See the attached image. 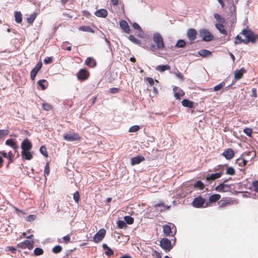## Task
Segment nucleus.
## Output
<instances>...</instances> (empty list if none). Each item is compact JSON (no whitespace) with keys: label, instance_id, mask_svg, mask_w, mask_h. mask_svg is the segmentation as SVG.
<instances>
[{"label":"nucleus","instance_id":"obj_23","mask_svg":"<svg viewBox=\"0 0 258 258\" xmlns=\"http://www.w3.org/2000/svg\"><path fill=\"white\" fill-rule=\"evenodd\" d=\"M21 155L23 159L25 160H31L32 158V155L30 152V150L28 151H22Z\"/></svg>","mask_w":258,"mask_h":258},{"label":"nucleus","instance_id":"obj_17","mask_svg":"<svg viewBox=\"0 0 258 258\" xmlns=\"http://www.w3.org/2000/svg\"><path fill=\"white\" fill-rule=\"evenodd\" d=\"M222 155L227 160L232 159L234 155L233 151L231 148L226 149Z\"/></svg>","mask_w":258,"mask_h":258},{"label":"nucleus","instance_id":"obj_4","mask_svg":"<svg viewBox=\"0 0 258 258\" xmlns=\"http://www.w3.org/2000/svg\"><path fill=\"white\" fill-rule=\"evenodd\" d=\"M199 35L200 37L202 38L203 40L206 42L212 41L213 38V35L206 29H202L199 31Z\"/></svg>","mask_w":258,"mask_h":258},{"label":"nucleus","instance_id":"obj_45","mask_svg":"<svg viewBox=\"0 0 258 258\" xmlns=\"http://www.w3.org/2000/svg\"><path fill=\"white\" fill-rule=\"evenodd\" d=\"M235 170L232 167H228L226 171V174L230 175L235 174Z\"/></svg>","mask_w":258,"mask_h":258},{"label":"nucleus","instance_id":"obj_30","mask_svg":"<svg viewBox=\"0 0 258 258\" xmlns=\"http://www.w3.org/2000/svg\"><path fill=\"white\" fill-rule=\"evenodd\" d=\"M225 187L229 188V186L227 184H225L224 183H221L219 185L215 187V189L217 191H218L219 192H224L226 191L225 189Z\"/></svg>","mask_w":258,"mask_h":258},{"label":"nucleus","instance_id":"obj_62","mask_svg":"<svg viewBox=\"0 0 258 258\" xmlns=\"http://www.w3.org/2000/svg\"><path fill=\"white\" fill-rule=\"evenodd\" d=\"M28 221H33L35 219V216L34 215H30L27 217Z\"/></svg>","mask_w":258,"mask_h":258},{"label":"nucleus","instance_id":"obj_56","mask_svg":"<svg viewBox=\"0 0 258 258\" xmlns=\"http://www.w3.org/2000/svg\"><path fill=\"white\" fill-rule=\"evenodd\" d=\"M252 185L254 188V191H258V180H255L252 182Z\"/></svg>","mask_w":258,"mask_h":258},{"label":"nucleus","instance_id":"obj_32","mask_svg":"<svg viewBox=\"0 0 258 258\" xmlns=\"http://www.w3.org/2000/svg\"><path fill=\"white\" fill-rule=\"evenodd\" d=\"M15 21L17 23H21L22 21V14L20 12H15Z\"/></svg>","mask_w":258,"mask_h":258},{"label":"nucleus","instance_id":"obj_29","mask_svg":"<svg viewBox=\"0 0 258 258\" xmlns=\"http://www.w3.org/2000/svg\"><path fill=\"white\" fill-rule=\"evenodd\" d=\"M182 105L184 107L192 108L194 106L193 102L189 101L186 99H183L181 102Z\"/></svg>","mask_w":258,"mask_h":258},{"label":"nucleus","instance_id":"obj_59","mask_svg":"<svg viewBox=\"0 0 258 258\" xmlns=\"http://www.w3.org/2000/svg\"><path fill=\"white\" fill-rule=\"evenodd\" d=\"M52 59L51 57H47L44 59L43 61L45 64H49L52 61Z\"/></svg>","mask_w":258,"mask_h":258},{"label":"nucleus","instance_id":"obj_31","mask_svg":"<svg viewBox=\"0 0 258 258\" xmlns=\"http://www.w3.org/2000/svg\"><path fill=\"white\" fill-rule=\"evenodd\" d=\"M221 198L219 194H213L209 197V200L210 203H214L218 201Z\"/></svg>","mask_w":258,"mask_h":258},{"label":"nucleus","instance_id":"obj_16","mask_svg":"<svg viewBox=\"0 0 258 258\" xmlns=\"http://www.w3.org/2000/svg\"><path fill=\"white\" fill-rule=\"evenodd\" d=\"M246 72L244 68H241L240 70H236L234 72V78L236 80L242 78L243 74Z\"/></svg>","mask_w":258,"mask_h":258},{"label":"nucleus","instance_id":"obj_44","mask_svg":"<svg viewBox=\"0 0 258 258\" xmlns=\"http://www.w3.org/2000/svg\"><path fill=\"white\" fill-rule=\"evenodd\" d=\"M9 133V131L7 130H0V139L4 138Z\"/></svg>","mask_w":258,"mask_h":258},{"label":"nucleus","instance_id":"obj_46","mask_svg":"<svg viewBox=\"0 0 258 258\" xmlns=\"http://www.w3.org/2000/svg\"><path fill=\"white\" fill-rule=\"evenodd\" d=\"M62 250V247L59 245L55 246L52 249V251L54 253H58Z\"/></svg>","mask_w":258,"mask_h":258},{"label":"nucleus","instance_id":"obj_18","mask_svg":"<svg viewBox=\"0 0 258 258\" xmlns=\"http://www.w3.org/2000/svg\"><path fill=\"white\" fill-rule=\"evenodd\" d=\"M144 160H145V158L142 156H137L133 157L131 159V165H135L138 164Z\"/></svg>","mask_w":258,"mask_h":258},{"label":"nucleus","instance_id":"obj_3","mask_svg":"<svg viewBox=\"0 0 258 258\" xmlns=\"http://www.w3.org/2000/svg\"><path fill=\"white\" fill-rule=\"evenodd\" d=\"M163 231L166 236H173L176 231V227L173 224L169 223L163 226Z\"/></svg>","mask_w":258,"mask_h":258},{"label":"nucleus","instance_id":"obj_15","mask_svg":"<svg viewBox=\"0 0 258 258\" xmlns=\"http://www.w3.org/2000/svg\"><path fill=\"white\" fill-rule=\"evenodd\" d=\"M88 76V72L85 69H81L77 74V78L79 80H85Z\"/></svg>","mask_w":258,"mask_h":258},{"label":"nucleus","instance_id":"obj_13","mask_svg":"<svg viewBox=\"0 0 258 258\" xmlns=\"http://www.w3.org/2000/svg\"><path fill=\"white\" fill-rule=\"evenodd\" d=\"M173 91L174 93V97L177 100L180 99V97L184 96V92L180 88L177 87H174L173 88Z\"/></svg>","mask_w":258,"mask_h":258},{"label":"nucleus","instance_id":"obj_24","mask_svg":"<svg viewBox=\"0 0 258 258\" xmlns=\"http://www.w3.org/2000/svg\"><path fill=\"white\" fill-rule=\"evenodd\" d=\"M198 54L203 57H206L211 56L212 52L209 50L202 49L198 51Z\"/></svg>","mask_w":258,"mask_h":258},{"label":"nucleus","instance_id":"obj_60","mask_svg":"<svg viewBox=\"0 0 258 258\" xmlns=\"http://www.w3.org/2000/svg\"><path fill=\"white\" fill-rule=\"evenodd\" d=\"M152 255H155L156 258H161V253L156 250L153 251V253H152Z\"/></svg>","mask_w":258,"mask_h":258},{"label":"nucleus","instance_id":"obj_28","mask_svg":"<svg viewBox=\"0 0 258 258\" xmlns=\"http://www.w3.org/2000/svg\"><path fill=\"white\" fill-rule=\"evenodd\" d=\"M85 64L92 67L96 66V63L95 60L92 57H88L85 61Z\"/></svg>","mask_w":258,"mask_h":258},{"label":"nucleus","instance_id":"obj_54","mask_svg":"<svg viewBox=\"0 0 258 258\" xmlns=\"http://www.w3.org/2000/svg\"><path fill=\"white\" fill-rule=\"evenodd\" d=\"M37 72L35 71V70H34L33 69H32V70L31 71V73H30V77H31V79L33 80L35 79V78L36 76V74H37Z\"/></svg>","mask_w":258,"mask_h":258},{"label":"nucleus","instance_id":"obj_63","mask_svg":"<svg viewBox=\"0 0 258 258\" xmlns=\"http://www.w3.org/2000/svg\"><path fill=\"white\" fill-rule=\"evenodd\" d=\"M62 238L66 242H68L70 240V236L69 235L63 236Z\"/></svg>","mask_w":258,"mask_h":258},{"label":"nucleus","instance_id":"obj_9","mask_svg":"<svg viewBox=\"0 0 258 258\" xmlns=\"http://www.w3.org/2000/svg\"><path fill=\"white\" fill-rule=\"evenodd\" d=\"M205 202V199L200 196L194 199L192 202V205L195 208H200L203 206Z\"/></svg>","mask_w":258,"mask_h":258},{"label":"nucleus","instance_id":"obj_33","mask_svg":"<svg viewBox=\"0 0 258 258\" xmlns=\"http://www.w3.org/2000/svg\"><path fill=\"white\" fill-rule=\"evenodd\" d=\"M80 31L89 32L93 33L94 30L89 26H82L79 28Z\"/></svg>","mask_w":258,"mask_h":258},{"label":"nucleus","instance_id":"obj_42","mask_svg":"<svg viewBox=\"0 0 258 258\" xmlns=\"http://www.w3.org/2000/svg\"><path fill=\"white\" fill-rule=\"evenodd\" d=\"M40 152L41 154H42L45 157H48V154L47 152V150L46 147L44 146H42L39 149Z\"/></svg>","mask_w":258,"mask_h":258},{"label":"nucleus","instance_id":"obj_40","mask_svg":"<svg viewBox=\"0 0 258 258\" xmlns=\"http://www.w3.org/2000/svg\"><path fill=\"white\" fill-rule=\"evenodd\" d=\"M34 254L36 256L41 255L43 253V250L39 247H36L34 250Z\"/></svg>","mask_w":258,"mask_h":258},{"label":"nucleus","instance_id":"obj_1","mask_svg":"<svg viewBox=\"0 0 258 258\" xmlns=\"http://www.w3.org/2000/svg\"><path fill=\"white\" fill-rule=\"evenodd\" d=\"M153 40L154 44L150 45L149 49L152 52L157 50H162L164 48L165 45L163 38L159 33H155L153 36Z\"/></svg>","mask_w":258,"mask_h":258},{"label":"nucleus","instance_id":"obj_52","mask_svg":"<svg viewBox=\"0 0 258 258\" xmlns=\"http://www.w3.org/2000/svg\"><path fill=\"white\" fill-rule=\"evenodd\" d=\"M236 40H238L239 41H237V40H235L234 43L235 44H239L241 42H243L244 41V39H242L241 37L239 36V35H237L236 37H235Z\"/></svg>","mask_w":258,"mask_h":258},{"label":"nucleus","instance_id":"obj_22","mask_svg":"<svg viewBox=\"0 0 258 258\" xmlns=\"http://www.w3.org/2000/svg\"><path fill=\"white\" fill-rule=\"evenodd\" d=\"M107 11L104 9H101L99 10H97L95 13V15L96 16L101 18H105L107 16Z\"/></svg>","mask_w":258,"mask_h":258},{"label":"nucleus","instance_id":"obj_6","mask_svg":"<svg viewBox=\"0 0 258 258\" xmlns=\"http://www.w3.org/2000/svg\"><path fill=\"white\" fill-rule=\"evenodd\" d=\"M160 246L166 251H170L173 247L171 241L165 238L160 240Z\"/></svg>","mask_w":258,"mask_h":258},{"label":"nucleus","instance_id":"obj_53","mask_svg":"<svg viewBox=\"0 0 258 258\" xmlns=\"http://www.w3.org/2000/svg\"><path fill=\"white\" fill-rule=\"evenodd\" d=\"M146 80L148 82V83L149 84H150L151 85H154L155 82H156V83H158V81L157 80H154L153 79H152V78H150V77H147L146 78Z\"/></svg>","mask_w":258,"mask_h":258},{"label":"nucleus","instance_id":"obj_39","mask_svg":"<svg viewBox=\"0 0 258 258\" xmlns=\"http://www.w3.org/2000/svg\"><path fill=\"white\" fill-rule=\"evenodd\" d=\"M128 38L133 43L136 44H138V45H141V41L138 40V39H137L134 35H131L128 36Z\"/></svg>","mask_w":258,"mask_h":258},{"label":"nucleus","instance_id":"obj_10","mask_svg":"<svg viewBox=\"0 0 258 258\" xmlns=\"http://www.w3.org/2000/svg\"><path fill=\"white\" fill-rule=\"evenodd\" d=\"M197 35V31L195 29H189L187 31V37L192 43L196 38Z\"/></svg>","mask_w":258,"mask_h":258},{"label":"nucleus","instance_id":"obj_34","mask_svg":"<svg viewBox=\"0 0 258 258\" xmlns=\"http://www.w3.org/2000/svg\"><path fill=\"white\" fill-rule=\"evenodd\" d=\"M156 69L160 72H164L166 70H169L170 69V67L168 65H159L157 67Z\"/></svg>","mask_w":258,"mask_h":258},{"label":"nucleus","instance_id":"obj_8","mask_svg":"<svg viewBox=\"0 0 258 258\" xmlns=\"http://www.w3.org/2000/svg\"><path fill=\"white\" fill-rule=\"evenodd\" d=\"M34 241L33 240L27 239L23 242H20L18 244V246L22 249L27 248L29 249H32L33 248Z\"/></svg>","mask_w":258,"mask_h":258},{"label":"nucleus","instance_id":"obj_37","mask_svg":"<svg viewBox=\"0 0 258 258\" xmlns=\"http://www.w3.org/2000/svg\"><path fill=\"white\" fill-rule=\"evenodd\" d=\"M37 14L33 13L27 18V21L29 24H32L36 18Z\"/></svg>","mask_w":258,"mask_h":258},{"label":"nucleus","instance_id":"obj_49","mask_svg":"<svg viewBox=\"0 0 258 258\" xmlns=\"http://www.w3.org/2000/svg\"><path fill=\"white\" fill-rule=\"evenodd\" d=\"M50 170H49V163L47 162L45 166V169L44 172V175L46 177V175H48L49 174ZM45 179L46 178L45 177Z\"/></svg>","mask_w":258,"mask_h":258},{"label":"nucleus","instance_id":"obj_19","mask_svg":"<svg viewBox=\"0 0 258 258\" xmlns=\"http://www.w3.org/2000/svg\"><path fill=\"white\" fill-rule=\"evenodd\" d=\"M119 25H120V26L121 27V28L124 30V31L126 33H130V27L128 26V25L127 24V23L124 21V20H121L120 22H119Z\"/></svg>","mask_w":258,"mask_h":258},{"label":"nucleus","instance_id":"obj_2","mask_svg":"<svg viewBox=\"0 0 258 258\" xmlns=\"http://www.w3.org/2000/svg\"><path fill=\"white\" fill-rule=\"evenodd\" d=\"M240 34L243 35L245 38V39H244V44H247L249 42H251L252 43L255 42V37L254 36L253 33L249 29H244L242 31V32Z\"/></svg>","mask_w":258,"mask_h":258},{"label":"nucleus","instance_id":"obj_12","mask_svg":"<svg viewBox=\"0 0 258 258\" xmlns=\"http://www.w3.org/2000/svg\"><path fill=\"white\" fill-rule=\"evenodd\" d=\"M5 144L16 151L19 148V145L16 144V140L14 139H9L6 141Z\"/></svg>","mask_w":258,"mask_h":258},{"label":"nucleus","instance_id":"obj_21","mask_svg":"<svg viewBox=\"0 0 258 258\" xmlns=\"http://www.w3.org/2000/svg\"><path fill=\"white\" fill-rule=\"evenodd\" d=\"M222 174V172H217L211 174H208L206 177V179L207 180H214L216 179L220 178Z\"/></svg>","mask_w":258,"mask_h":258},{"label":"nucleus","instance_id":"obj_14","mask_svg":"<svg viewBox=\"0 0 258 258\" xmlns=\"http://www.w3.org/2000/svg\"><path fill=\"white\" fill-rule=\"evenodd\" d=\"M225 85V82L223 81L221 82L220 84L215 86L213 89L214 91H218L222 89L221 92L223 93L224 90H227L228 88L231 86V85H229L228 86L224 88Z\"/></svg>","mask_w":258,"mask_h":258},{"label":"nucleus","instance_id":"obj_20","mask_svg":"<svg viewBox=\"0 0 258 258\" xmlns=\"http://www.w3.org/2000/svg\"><path fill=\"white\" fill-rule=\"evenodd\" d=\"M247 162V160L242 157L238 158L236 161V163L241 168L240 169L241 170H243Z\"/></svg>","mask_w":258,"mask_h":258},{"label":"nucleus","instance_id":"obj_61","mask_svg":"<svg viewBox=\"0 0 258 258\" xmlns=\"http://www.w3.org/2000/svg\"><path fill=\"white\" fill-rule=\"evenodd\" d=\"M251 97H257V93H256V89L254 88H252L251 90Z\"/></svg>","mask_w":258,"mask_h":258},{"label":"nucleus","instance_id":"obj_43","mask_svg":"<svg viewBox=\"0 0 258 258\" xmlns=\"http://www.w3.org/2000/svg\"><path fill=\"white\" fill-rule=\"evenodd\" d=\"M214 17L217 21L220 23H224L225 22L224 18L218 14H214Z\"/></svg>","mask_w":258,"mask_h":258},{"label":"nucleus","instance_id":"obj_58","mask_svg":"<svg viewBox=\"0 0 258 258\" xmlns=\"http://www.w3.org/2000/svg\"><path fill=\"white\" fill-rule=\"evenodd\" d=\"M43 107L44 110L47 111L49 110L51 108V106L48 103H43Z\"/></svg>","mask_w":258,"mask_h":258},{"label":"nucleus","instance_id":"obj_35","mask_svg":"<svg viewBox=\"0 0 258 258\" xmlns=\"http://www.w3.org/2000/svg\"><path fill=\"white\" fill-rule=\"evenodd\" d=\"M186 45V42L184 40L179 39L177 41L175 44V47L176 48H183Z\"/></svg>","mask_w":258,"mask_h":258},{"label":"nucleus","instance_id":"obj_27","mask_svg":"<svg viewBox=\"0 0 258 258\" xmlns=\"http://www.w3.org/2000/svg\"><path fill=\"white\" fill-rule=\"evenodd\" d=\"M133 27L135 29L138 30V36L140 37H143L144 35V32L142 30L141 27L140 26V25L136 23H134L133 24Z\"/></svg>","mask_w":258,"mask_h":258},{"label":"nucleus","instance_id":"obj_25","mask_svg":"<svg viewBox=\"0 0 258 258\" xmlns=\"http://www.w3.org/2000/svg\"><path fill=\"white\" fill-rule=\"evenodd\" d=\"M216 28L218 30V31L220 32V33L223 35L227 34V31L224 28L223 25L220 23H218L215 25Z\"/></svg>","mask_w":258,"mask_h":258},{"label":"nucleus","instance_id":"obj_50","mask_svg":"<svg viewBox=\"0 0 258 258\" xmlns=\"http://www.w3.org/2000/svg\"><path fill=\"white\" fill-rule=\"evenodd\" d=\"M73 199L76 203H78L80 199V194L78 191H77L74 194Z\"/></svg>","mask_w":258,"mask_h":258},{"label":"nucleus","instance_id":"obj_41","mask_svg":"<svg viewBox=\"0 0 258 258\" xmlns=\"http://www.w3.org/2000/svg\"><path fill=\"white\" fill-rule=\"evenodd\" d=\"M116 224L118 228L120 229H122L126 226L125 221L120 220H118Z\"/></svg>","mask_w":258,"mask_h":258},{"label":"nucleus","instance_id":"obj_55","mask_svg":"<svg viewBox=\"0 0 258 258\" xmlns=\"http://www.w3.org/2000/svg\"><path fill=\"white\" fill-rule=\"evenodd\" d=\"M174 74L175 75V76L179 79H181V80H183V75H182V74L179 72V71L177 70L176 72H175L174 73Z\"/></svg>","mask_w":258,"mask_h":258},{"label":"nucleus","instance_id":"obj_47","mask_svg":"<svg viewBox=\"0 0 258 258\" xmlns=\"http://www.w3.org/2000/svg\"><path fill=\"white\" fill-rule=\"evenodd\" d=\"M45 82H46V80L42 79L39 80L37 82V85L41 87L42 90H44L46 89L45 85L43 84Z\"/></svg>","mask_w":258,"mask_h":258},{"label":"nucleus","instance_id":"obj_38","mask_svg":"<svg viewBox=\"0 0 258 258\" xmlns=\"http://www.w3.org/2000/svg\"><path fill=\"white\" fill-rule=\"evenodd\" d=\"M194 187L200 189H204L205 185L201 181L198 180L194 183Z\"/></svg>","mask_w":258,"mask_h":258},{"label":"nucleus","instance_id":"obj_57","mask_svg":"<svg viewBox=\"0 0 258 258\" xmlns=\"http://www.w3.org/2000/svg\"><path fill=\"white\" fill-rule=\"evenodd\" d=\"M42 66V63L41 62H39L37 63L36 66L33 68L34 70H35L37 72L39 71V70L41 68Z\"/></svg>","mask_w":258,"mask_h":258},{"label":"nucleus","instance_id":"obj_7","mask_svg":"<svg viewBox=\"0 0 258 258\" xmlns=\"http://www.w3.org/2000/svg\"><path fill=\"white\" fill-rule=\"evenodd\" d=\"M106 230L104 229L99 230L94 236L93 241L98 243L101 241L105 237Z\"/></svg>","mask_w":258,"mask_h":258},{"label":"nucleus","instance_id":"obj_48","mask_svg":"<svg viewBox=\"0 0 258 258\" xmlns=\"http://www.w3.org/2000/svg\"><path fill=\"white\" fill-rule=\"evenodd\" d=\"M139 129H140L139 126L137 125H133L132 127H131L128 130V132H131V133H135V132L138 131L139 130Z\"/></svg>","mask_w":258,"mask_h":258},{"label":"nucleus","instance_id":"obj_36","mask_svg":"<svg viewBox=\"0 0 258 258\" xmlns=\"http://www.w3.org/2000/svg\"><path fill=\"white\" fill-rule=\"evenodd\" d=\"M124 220L125 222V224L127 223L128 224H132L134 223V219L131 216H125L124 217Z\"/></svg>","mask_w":258,"mask_h":258},{"label":"nucleus","instance_id":"obj_51","mask_svg":"<svg viewBox=\"0 0 258 258\" xmlns=\"http://www.w3.org/2000/svg\"><path fill=\"white\" fill-rule=\"evenodd\" d=\"M244 133L248 137H251L252 134V130L250 128H246L243 130Z\"/></svg>","mask_w":258,"mask_h":258},{"label":"nucleus","instance_id":"obj_64","mask_svg":"<svg viewBox=\"0 0 258 258\" xmlns=\"http://www.w3.org/2000/svg\"><path fill=\"white\" fill-rule=\"evenodd\" d=\"M118 89L117 88H112L110 89V92L111 93H115L117 92Z\"/></svg>","mask_w":258,"mask_h":258},{"label":"nucleus","instance_id":"obj_11","mask_svg":"<svg viewBox=\"0 0 258 258\" xmlns=\"http://www.w3.org/2000/svg\"><path fill=\"white\" fill-rule=\"evenodd\" d=\"M21 147L22 151H28L32 149V145L29 139L26 138L22 142Z\"/></svg>","mask_w":258,"mask_h":258},{"label":"nucleus","instance_id":"obj_26","mask_svg":"<svg viewBox=\"0 0 258 258\" xmlns=\"http://www.w3.org/2000/svg\"><path fill=\"white\" fill-rule=\"evenodd\" d=\"M102 248L104 249L107 250V251H106L105 252V254L106 255L109 256L113 254V253H114L113 250L112 249H111L110 247H108L106 244L103 243L102 244Z\"/></svg>","mask_w":258,"mask_h":258},{"label":"nucleus","instance_id":"obj_5","mask_svg":"<svg viewBox=\"0 0 258 258\" xmlns=\"http://www.w3.org/2000/svg\"><path fill=\"white\" fill-rule=\"evenodd\" d=\"M63 139L67 141L73 142L79 141L80 137L78 133L70 132L64 134L63 136Z\"/></svg>","mask_w":258,"mask_h":258}]
</instances>
